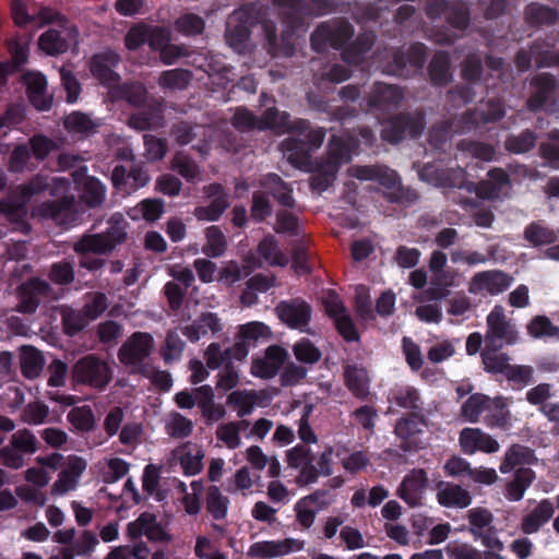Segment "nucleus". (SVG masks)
Wrapping results in <instances>:
<instances>
[{
	"instance_id": "f257e3e1",
	"label": "nucleus",
	"mask_w": 559,
	"mask_h": 559,
	"mask_svg": "<svg viewBox=\"0 0 559 559\" xmlns=\"http://www.w3.org/2000/svg\"><path fill=\"white\" fill-rule=\"evenodd\" d=\"M260 25L264 38V48L273 58L293 57L295 45L289 32L277 36V25L269 17L267 9L257 3H249L236 9L226 23L225 40L237 52H243L251 37V29Z\"/></svg>"
},
{
	"instance_id": "f03ea898",
	"label": "nucleus",
	"mask_w": 559,
	"mask_h": 559,
	"mask_svg": "<svg viewBox=\"0 0 559 559\" xmlns=\"http://www.w3.org/2000/svg\"><path fill=\"white\" fill-rule=\"evenodd\" d=\"M129 223L121 213L112 214L107 221V228L103 233L84 234L73 245V250L79 255L97 254L107 255L117 246L128 239Z\"/></svg>"
},
{
	"instance_id": "7ed1b4c3",
	"label": "nucleus",
	"mask_w": 559,
	"mask_h": 559,
	"mask_svg": "<svg viewBox=\"0 0 559 559\" xmlns=\"http://www.w3.org/2000/svg\"><path fill=\"white\" fill-rule=\"evenodd\" d=\"M272 3L278 8L286 27L283 32H289L292 41L293 35L305 28L308 17L332 13L337 5L334 0H272Z\"/></svg>"
},
{
	"instance_id": "20e7f679",
	"label": "nucleus",
	"mask_w": 559,
	"mask_h": 559,
	"mask_svg": "<svg viewBox=\"0 0 559 559\" xmlns=\"http://www.w3.org/2000/svg\"><path fill=\"white\" fill-rule=\"evenodd\" d=\"M355 28L344 17H336L321 22L310 35L312 50L318 53L328 51L329 48L341 50L353 38Z\"/></svg>"
},
{
	"instance_id": "39448f33",
	"label": "nucleus",
	"mask_w": 559,
	"mask_h": 559,
	"mask_svg": "<svg viewBox=\"0 0 559 559\" xmlns=\"http://www.w3.org/2000/svg\"><path fill=\"white\" fill-rule=\"evenodd\" d=\"M154 348V338L147 332H134L120 346L118 350L119 361L126 367L135 368L136 372L148 377V366L144 362Z\"/></svg>"
},
{
	"instance_id": "423d86ee",
	"label": "nucleus",
	"mask_w": 559,
	"mask_h": 559,
	"mask_svg": "<svg viewBox=\"0 0 559 559\" xmlns=\"http://www.w3.org/2000/svg\"><path fill=\"white\" fill-rule=\"evenodd\" d=\"M487 330L485 346L491 349H502L504 346L515 345L520 335L514 323L507 319L504 309L496 305L486 318Z\"/></svg>"
},
{
	"instance_id": "0eeeda50",
	"label": "nucleus",
	"mask_w": 559,
	"mask_h": 559,
	"mask_svg": "<svg viewBox=\"0 0 559 559\" xmlns=\"http://www.w3.org/2000/svg\"><path fill=\"white\" fill-rule=\"evenodd\" d=\"M424 131V117L420 114L399 112L383 122L381 138L390 144H397L405 138H417Z\"/></svg>"
},
{
	"instance_id": "6e6552de",
	"label": "nucleus",
	"mask_w": 559,
	"mask_h": 559,
	"mask_svg": "<svg viewBox=\"0 0 559 559\" xmlns=\"http://www.w3.org/2000/svg\"><path fill=\"white\" fill-rule=\"evenodd\" d=\"M72 377L76 383L102 390L111 380V370L99 357L88 354L73 365Z\"/></svg>"
},
{
	"instance_id": "1a4fd4ad",
	"label": "nucleus",
	"mask_w": 559,
	"mask_h": 559,
	"mask_svg": "<svg viewBox=\"0 0 559 559\" xmlns=\"http://www.w3.org/2000/svg\"><path fill=\"white\" fill-rule=\"evenodd\" d=\"M403 99L404 91L399 85L374 82L364 102L368 111L386 114L397 109Z\"/></svg>"
},
{
	"instance_id": "9d476101",
	"label": "nucleus",
	"mask_w": 559,
	"mask_h": 559,
	"mask_svg": "<svg viewBox=\"0 0 559 559\" xmlns=\"http://www.w3.org/2000/svg\"><path fill=\"white\" fill-rule=\"evenodd\" d=\"M50 284L39 277H31L16 288L17 304L14 310L22 314H34L44 299L52 294Z\"/></svg>"
},
{
	"instance_id": "9b49d317",
	"label": "nucleus",
	"mask_w": 559,
	"mask_h": 559,
	"mask_svg": "<svg viewBox=\"0 0 559 559\" xmlns=\"http://www.w3.org/2000/svg\"><path fill=\"white\" fill-rule=\"evenodd\" d=\"M10 59L0 61V88L8 85L9 78L22 71L29 58V40L20 36L7 40Z\"/></svg>"
},
{
	"instance_id": "f8f14e48",
	"label": "nucleus",
	"mask_w": 559,
	"mask_h": 559,
	"mask_svg": "<svg viewBox=\"0 0 559 559\" xmlns=\"http://www.w3.org/2000/svg\"><path fill=\"white\" fill-rule=\"evenodd\" d=\"M426 419L423 414L401 417L395 425L394 432L401 440L400 448L405 452L417 451L424 447V427Z\"/></svg>"
},
{
	"instance_id": "ddd939ff",
	"label": "nucleus",
	"mask_w": 559,
	"mask_h": 559,
	"mask_svg": "<svg viewBox=\"0 0 559 559\" xmlns=\"http://www.w3.org/2000/svg\"><path fill=\"white\" fill-rule=\"evenodd\" d=\"M37 213L41 218L51 219L64 227L72 226L79 218L76 201L73 195L43 202L38 206Z\"/></svg>"
},
{
	"instance_id": "4468645a",
	"label": "nucleus",
	"mask_w": 559,
	"mask_h": 559,
	"mask_svg": "<svg viewBox=\"0 0 559 559\" xmlns=\"http://www.w3.org/2000/svg\"><path fill=\"white\" fill-rule=\"evenodd\" d=\"M278 319L290 329L302 331L310 322L312 308L302 298L282 300L275 308Z\"/></svg>"
},
{
	"instance_id": "2eb2a0df",
	"label": "nucleus",
	"mask_w": 559,
	"mask_h": 559,
	"mask_svg": "<svg viewBox=\"0 0 559 559\" xmlns=\"http://www.w3.org/2000/svg\"><path fill=\"white\" fill-rule=\"evenodd\" d=\"M148 181L147 170L141 163H133L130 166L116 165L111 173L112 186L127 193L145 187Z\"/></svg>"
},
{
	"instance_id": "dca6fc26",
	"label": "nucleus",
	"mask_w": 559,
	"mask_h": 559,
	"mask_svg": "<svg viewBox=\"0 0 559 559\" xmlns=\"http://www.w3.org/2000/svg\"><path fill=\"white\" fill-rule=\"evenodd\" d=\"M21 83L26 88L31 105L39 111L49 110L52 106V96L47 91L46 76L39 71H24Z\"/></svg>"
},
{
	"instance_id": "f3484780",
	"label": "nucleus",
	"mask_w": 559,
	"mask_h": 559,
	"mask_svg": "<svg viewBox=\"0 0 559 559\" xmlns=\"http://www.w3.org/2000/svg\"><path fill=\"white\" fill-rule=\"evenodd\" d=\"M531 86L533 91L526 99L525 106L528 111L537 112L543 110L552 98L558 88V82L555 75L544 72L533 76Z\"/></svg>"
},
{
	"instance_id": "a211bd4d",
	"label": "nucleus",
	"mask_w": 559,
	"mask_h": 559,
	"mask_svg": "<svg viewBox=\"0 0 559 559\" xmlns=\"http://www.w3.org/2000/svg\"><path fill=\"white\" fill-rule=\"evenodd\" d=\"M428 487V475L424 468H413L405 475L397 489L399 497L411 508L421 504Z\"/></svg>"
},
{
	"instance_id": "6ab92c4d",
	"label": "nucleus",
	"mask_w": 559,
	"mask_h": 559,
	"mask_svg": "<svg viewBox=\"0 0 559 559\" xmlns=\"http://www.w3.org/2000/svg\"><path fill=\"white\" fill-rule=\"evenodd\" d=\"M513 283V277L500 270H490L476 273L469 285V293L486 292L498 295L506 292Z\"/></svg>"
},
{
	"instance_id": "aec40b11",
	"label": "nucleus",
	"mask_w": 559,
	"mask_h": 559,
	"mask_svg": "<svg viewBox=\"0 0 559 559\" xmlns=\"http://www.w3.org/2000/svg\"><path fill=\"white\" fill-rule=\"evenodd\" d=\"M305 542L295 538H285L283 540H263L253 543L248 551L251 557L275 558L288 555L294 551L302 550Z\"/></svg>"
},
{
	"instance_id": "412c9836",
	"label": "nucleus",
	"mask_w": 559,
	"mask_h": 559,
	"mask_svg": "<svg viewBox=\"0 0 559 559\" xmlns=\"http://www.w3.org/2000/svg\"><path fill=\"white\" fill-rule=\"evenodd\" d=\"M287 358V350L280 345H271L266 348L262 358L252 361L251 373L261 379L275 377Z\"/></svg>"
},
{
	"instance_id": "4be33fe9",
	"label": "nucleus",
	"mask_w": 559,
	"mask_h": 559,
	"mask_svg": "<svg viewBox=\"0 0 559 559\" xmlns=\"http://www.w3.org/2000/svg\"><path fill=\"white\" fill-rule=\"evenodd\" d=\"M460 445L465 454L472 455L477 451L496 453L499 451V442L479 428H464L460 433Z\"/></svg>"
},
{
	"instance_id": "5701e85b",
	"label": "nucleus",
	"mask_w": 559,
	"mask_h": 559,
	"mask_svg": "<svg viewBox=\"0 0 559 559\" xmlns=\"http://www.w3.org/2000/svg\"><path fill=\"white\" fill-rule=\"evenodd\" d=\"M120 62V56L114 50L96 53L91 59L90 70L102 84L110 85L119 81L114 68Z\"/></svg>"
},
{
	"instance_id": "b1692460",
	"label": "nucleus",
	"mask_w": 559,
	"mask_h": 559,
	"mask_svg": "<svg viewBox=\"0 0 559 559\" xmlns=\"http://www.w3.org/2000/svg\"><path fill=\"white\" fill-rule=\"evenodd\" d=\"M260 187L264 189L265 194L272 195L280 205L294 209L296 201L293 197V188L285 182L277 174L269 173L259 180Z\"/></svg>"
},
{
	"instance_id": "393cba45",
	"label": "nucleus",
	"mask_w": 559,
	"mask_h": 559,
	"mask_svg": "<svg viewBox=\"0 0 559 559\" xmlns=\"http://www.w3.org/2000/svg\"><path fill=\"white\" fill-rule=\"evenodd\" d=\"M198 397V407L206 425H212L222 420L226 416V409L223 404L215 403L214 390L209 384H203L194 389Z\"/></svg>"
},
{
	"instance_id": "a878e982",
	"label": "nucleus",
	"mask_w": 559,
	"mask_h": 559,
	"mask_svg": "<svg viewBox=\"0 0 559 559\" xmlns=\"http://www.w3.org/2000/svg\"><path fill=\"white\" fill-rule=\"evenodd\" d=\"M350 175L360 180H373L381 186L393 189L399 183V174L385 165L355 166L350 168Z\"/></svg>"
},
{
	"instance_id": "bb28decb",
	"label": "nucleus",
	"mask_w": 559,
	"mask_h": 559,
	"mask_svg": "<svg viewBox=\"0 0 559 559\" xmlns=\"http://www.w3.org/2000/svg\"><path fill=\"white\" fill-rule=\"evenodd\" d=\"M344 383L348 391L359 400H367L370 394V378L368 370L356 364L344 365Z\"/></svg>"
},
{
	"instance_id": "cd10ccee",
	"label": "nucleus",
	"mask_w": 559,
	"mask_h": 559,
	"mask_svg": "<svg viewBox=\"0 0 559 559\" xmlns=\"http://www.w3.org/2000/svg\"><path fill=\"white\" fill-rule=\"evenodd\" d=\"M357 147L353 136L344 139L340 135H332L328 143V156L323 162L329 166L340 170L343 164L352 160V152Z\"/></svg>"
},
{
	"instance_id": "c85d7f7f",
	"label": "nucleus",
	"mask_w": 559,
	"mask_h": 559,
	"mask_svg": "<svg viewBox=\"0 0 559 559\" xmlns=\"http://www.w3.org/2000/svg\"><path fill=\"white\" fill-rule=\"evenodd\" d=\"M438 503L445 508H467L472 503V496L460 485L440 480L437 483Z\"/></svg>"
},
{
	"instance_id": "c756f323",
	"label": "nucleus",
	"mask_w": 559,
	"mask_h": 559,
	"mask_svg": "<svg viewBox=\"0 0 559 559\" xmlns=\"http://www.w3.org/2000/svg\"><path fill=\"white\" fill-rule=\"evenodd\" d=\"M537 462L535 451L530 447L514 443L504 454V457L499 466L502 474H508L519 467H530Z\"/></svg>"
},
{
	"instance_id": "7c9ffc66",
	"label": "nucleus",
	"mask_w": 559,
	"mask_h": 559,
	"mask_svg": "<svg viewBox=\"0 0 559 559\" xmlns=\"http://www.w3.org/2000/svg\"><path fill=\"white\" fill-rule=\"evenodd\" d=\"M554 513L552 502L549 499H543L531 512L523 516L520 528L526 535L535 534L549 522Z\"/></svg>"
},
{
	"instance_id": "2f4dec72",
	"label": "nucleus",
	"mask_w": 559,
	"mask_h": 559,
	"mask_svg": "<svg viewBox=\"0 0 559 559\" xmlns=\"http://www.w3.org/2000/svg\"><path fill=\"white\" fill-rule=\"evenodd\" d=\"M389 401L396 406L409 411L408 415L421 414L424 402L415 386L400 385L390 391Z\"/></svg>"
},
{
	"instance_id": "473e14b6",
	"label": "nucleus",
	"mask_w": 559,
	"mask_h": 559,
	"mask_svg": "<svg viewBox=\"0 0 559 559\" xmlns=\"http://www.w3.org/2000/svg\"><path fill=\"white\" fill-rule=\"evenodd\" d=\"M451 66V57L448 51H436L427 69L431 84L439 87L448 85L453 79Z\"/></svg>"
},
{
	"instance_id": "72a5a7b5",
	"label": "nucleus",
	"mask_w": 559,
	"mask_h": 559,
	"mask_svg": "<svg viewBox=\"0 0 559 559\" xmlns=\"http://www.w3.org/2000/svg\"><path fill=\"white\" fill-rule=\"evenodd\" d=\"M223 329L219 318L214 312H204L191 324L182 328V334L191 342L197 343L201 336L209 332L216 334Z\"/></svg>"
},
{
	"instance_id": "f704fd0d",
	"label": "nucleus",
	"mask_w": 559,
	"mask_h": 559,
	"mask_svg": "<svg viewBox=\"0 0 559 559\" xmlns=\"http://www.w3.org/2000/svg\"><path fill=\"white\" fill-rule=\"evenodd\" d=\"M558 19V10L546 4L531 2L524 9V20L531 27L551 26Z\"/></svg>"
},
{
	"instance_id": "c9c22d12",
	"label": "nucleus",
	"mask_w": 559,
	"mask_h": 559,
	"mask_svg": "<svg viewBox=\"0 0 559 559\" xmlns=\"http://www.w3.org/2000/svg\"><path fill=\"white\" fill-rule=\"evenodd\" d=\"M282 147L288 162L295 167L301 168L311 164L312 151L301 138H288L283 141Z\"/></svg>"
},
{
	"instance_id": "e433bc0d",
	"label": "nucleus",
	"mask_w": 559,
	"mask_h": 559,
	"mask_svg": "<svg viewBox=\"0 0 559 559\" xmlns=\"http://www.w3.org/2000/svg\"><path fill=\"white\" fill-rule=\"evenodd\" d=\"M163 119L160 106H147L130 115L129 126L139 131L153 130L162 124Z\"/></svg>"
},
{
	"instance_id": "4c0bfd02",
	"label": "nucleus",
	"mask_w": 559,
	"mask_h": 559,
	"mask_svg": "<svg viewBox=\"0 0 559 559\" xmlns=\"http://www.w3.org/2000/svg\"><path fill=\"white\" fill-rule=\"evenodd\" d=\"M535 472L531 467H519L514 471V478L507 484L506 497L510 501H520L526 489L535 480Z\"/></svg>"
},
{
	"instance_id": "58836bf2",
	"label": "nucleus",
	"mask_w": 559,
	"mask_h": 559,
	"mask_svg": "<svg viewBox=\"0 0 559 559\" xmlns=\"http://www.w3.org/2000/svg\"><path fill=\"white\" fill-rule=\"evenodd\" d=\"M257 252L267 264L272 266H286L288 258L280 249L278 242L273 235L265 236L258 245Z\"/></svg>"
},
{
	"instance_id": "ea45409f",
	"label": "nucleus",
	"mask_w": 559,
	"mask_h": 559,
	"mask_svg": "<svg viewBox=\"0 0 559 559\" xmlns=\"http://www.w3.org/2000/svg\"><path fill=\"white\" fill-rule=\"evenodd\" d=\"M491 397L484 393H474L462 404L461 416L468 423H478L480 416L490 407Z\"/></svg>"
},
{
	"instance_id": "a19ab883",
	"label": "nucleus",
	"mask_w": 559,
	"mask_h": 559,
	"mask_svg": "<svg viewBox=\"0 0 559 559\" xmlns=\"http://www.w3.org/2000/svg\"><path fill=\"white\" fill-rule=\"evenodd\" d=\"M106 186L96 177L88 176L81 189V199L90 209L100 206L106 199Z\"/></svg>"
},
{
	"instance_id": "79ce46f5",
	"label": "nucleus",
	"mask_w": 559,
	"mask_h": 559,
	"mask_svg": "<svg viewBox=\"0 0 559 559\" xmlns=\"http://www.w3.org/2000/svg\"><path fill=\"white\" fill-rule=\"evenodd\" d=\"M524 239L533 247L548 246L558 239L556 231L542 222H532L524 228Z\"/></svg>"
},
{
	"instance_id": "37998d69",
	"label": "nucleus",
	"mask_w": 559,
	"mask_h": 559,
	"mask_svg": "<svg viewBox=\"0 0 559 559\" xmlns=\"http://www.w3.org/2000/svg\"><path fill=\"white\" fill-rule=\"evenodd\" d=\"M491 401L495 403H490V407L485 411V424L489 428H506L510 419L507 399L498 395L491 397Z\"/></svg>"
},
{
	"instance_id": "c03bdc74",
	"label": "nucleus",
	"mask_w": 559,
	"mask_h": 559,
	"mask_svg": "<svg viewBox=\"0 0 559 559\" xmlns=\"http://www.w3.org/2000/svg\"><path fill=\"white\" fill-rule=\"evenodd\" d=\"M537 139L534 130L524 129L520 133L509 134L504 141V148L512 154H525L535 147Z\"/></svg>"
},
{
	"instance_id": "a18cd8bd",
	"label": "nucleus",
	"mask_w": 559,
	"mask_h": 559,
	"mask_svg": "<svg viewBox=\"0 0 559 559\" xmlns=\"http://www.w3.org/2000/svg\"><path fill=\"white\" fill-rule=\"evenodd\" d=\"M444 19L452 28L465 32L471 25V10L468 4L461 0L451 1Z\"/></svg>"
},
{
	"instance_id": "49530a36",
	"label": "nucleus",
	"mask_w": 559,
	"mask_h": 559,
	"mask_svg": "<svg viewBox=\"0 0 559 559\" xmlns=\"http://www.w3.org/2000/svg\"><path fill=\"white\" fill-rule=\"evenodd\" d=\"M454 285L453 274H432L430 286L423 293L424 298L428 301H438L450 296L449 287Z\"/></svg>"
},
{
	"instance_id": "de8ad7c7",
	"label": "nucleus",
	"mask_w": 559,
	"mask_h": 559,
	"mask_svg": "<svg viewBox=\"0 0 559 559\" xmlns=\"http://www.w3.org/2000/svg\"><path fill=\"white\" fill-rule=\"evenodd\" d=\"M500 352L501 349H491L488 346H484L480 357L486 372L491 374L506 373L511 358L508 354Z\"/></svg>"
},
{
	"instance_id": "09e8293b",
	"label": "nucleus",
	"mask_w": 559,
	"mask_h": 559,
	"mask_svg": "<svg viewBox=\"0 0 559 559\" xmlns=\"http://www.w3.org/2000/svg\"><path fill=\"white\" fill-rule=\"evenodd\" d=\"M274 230L277 234L288 235L293 238H304L305 231L299 217L287 210H281L276 213V223Z\"/></svg>"
},
{
	"instance_id": "8fccbe9b",
	"label": "nucleus",
	"mask_w": 559,
	"mask_h": 559,
	"mask_svg": "<svg viewBox=\"0 0 559 559\" xmlns=\"http://www.w3.org/2000/svg\"><path fill=\"white\" fill-rule=\"evenodd\" d=\"M534 61L538 69L559 67V51L545 39L533 41Z\"/></svg>"
},
{
	"instance_id": "3c124183",
	"label": "nucleus",
	"mask_w": 559,
	"mask_h": 559,
	"mask_svg": "<svg viewBox=\"0 0 559 559\" xmlns=\"http://www.w3.org/2000/svg\"><path fill=\"white\" fill-rule=\"evenodd\" d=\"M41 353L33 346H23L21 350V370L25 378H36L43 370Z\"/></svg>"
},
{
	"instance_id": "603ef678",
	"label": "nucleus",
	"mask_w": 559,
	"mask_h": 559,
	"mask_svg": "<svg viewBox=\"0 0 559 559\" xmlns=\"http://www.w3.org/2000/svg\"><path fill=\"white\" fill-rule=\"evenodd\" d=\"M445 550L451 559H503L500 554L480 551L469 544H449Z\"/></svg>"
},
{
	"instance_id": "864d4df0",
	"label": "nucleus",
	"mask_w": 559,
	"mask_h": 559,
	"mask_svg": "<svg viewBox=\"0 0 559 559\" xmlns=\"http://www.w3.org/2000/svg\"><path fill=\"white\" fill-rule=\"evenodd\" d=\"M90 320L85 317L82 309L75 310L71 307H66L61 311V323L66 335L75 336L83 331L88 324Z\"/></svg>"
},
{
	"instance_id": "5fc2aeb1",
	"label": "nucleus",
	"mask_w": 559,
	"mask_h": 559,
	"mask_svg": "<svg viewBox=\"0 0 559 559\" xmlns=\"http://www.w3.org/2000/svg\"><path fill=\"white\" fill-rule=\"evenodd\" d=\"M206 243L202 252L209 258L222 257L227 248V240L221 228L216 225L209 226L205 229Z\"/></svg>"
},
{
	"instance_id": "6e6d98bb",
	"label": "nucleus",
	"mask_w": 559,
	"mask_h": 559,
	"mask_svg": "<svg viewBox=\"0 0 559 559\" xmlns=\"http://www.w3.org/2000/svg\"><path fill=\"white\" fill-rule=\"evenodd\" d=\"M38 46L45 53L58 56L68 50L69 43L59 31L49 28L39 36Z\"/></svg>"
},
{
	"instance_id": "4d7b16f0",
	"label": "nucleus",
	"mask_w": 559,
	"mask_h": 559,
	"mask_svg": "<svg viewBox=\"0 0 559 559\" xmlns=\"http://www.w3.org/2000/svg\"><path fill=\"white\" fill-rule=\"evenodd\" d=\"M205 503L206 511L214 520L218 521L226 518L229 500L226 496H223L217 486L212 485L207 488Z\"/></svg>"
},
{
	"instance_id": "13d9d810",
	"label": "nucleus",
	"mask_w": 559,
	"mask_h": 559,
	"mask_svg": "<svg viewBox=\"0 0 559 559\" xmlns=\"http://www.w3.org/2000/svg\"><path fill=\"white\" fill-rule=\"evenodd\" d=\"M67 419L80 432H90L95 427V416L90 405L72 407L67 415Z\"/></svg>"
},
{
	"instance_id": "bf43d9fd",
	"label": "nucleus",
	"mask_w": 559,
	"mask_h": 559,
	"mask_svg": "<svg viewBox=\"0 0 559 559\" xmlns=\"http://www.w3.org/2000/svg\"><path fill=\"white\" fill-rule=\"evenodd\" d=\"M289 118L288 112L269 107L258 117V130H283L289 126Z\"/></svg>"
},
{
	"instance_id": "052dcab7",
	"label": "nucleus",
	"mask_w": 559,
	"mask_h": 559,
	"mask_svg": "<svg viewBox=\"0 0 559 559\" xmlns=\"http://www.w3.org/2000/svg\"><path fill=\"white\" fill-rule=\"evenodd\" d=\"M175 28L183 36L195 37L203 34L205 20L195 13H183L176 19Z\"/></svg>"
},
{
	"instance_id": "680f3d73",
	"label": "nucleus",
	"mask_w": 559,
	"mask_h": 559,
	"mask_svg": "<svg viewBox=\"0 0 559 559\" xmlns=\"http://www.w3.org/2000/svg\"><path fill=\"white\" fill-rule=\"evenodd\" d=\"M228 206V195H218L217 198H214L209 205L197 206L193 211V215L199 221L216 222Z\"/></svg>"
},
{
	"instance_id": "e2e57ef3",
	"label": "nucleus",
	"mask_w": 559,
	"mask_h": 559,
	"mask_svg": "<svg viewBox=\"0 0 559 559\" xmlns=\"http://www.w3.org/2000/svg\"><path fill=\"white\" fill-rule=\"evenodd\" d=\"M192 79L190 70L177 68L162 72L159 76V85L170 90H186Z\"/></svg>"
},
{
	"instance_id": "0e129e2a",
	"label": "nucleus",
	"mask_w": 559,
	"mask_h": 559,
	"mask_svg": "<svg viewBox=\"0 0 559 559\" xmlns=\"http://www.w3.org/2000/svg\"><path fill=\"white\" fill-rule=\"evenodd\" d=\"M66 130L70 133L88 135L95 132L96 126L91 117L81 111H73L63 121Z\"/></svg>"
},
{
	"instance_id": "69168bd1",
	"label": "nucleus",
	"mask_w": 559,
	"mask_h": 559,
	"mask_svg": "<svg viewBox=\"0 0 559 559\" xmlns=\"http://www.w3.org/2000/svg\"><path fill=\"white\" fill-rule=\"evenodd\" d=\"M457 147L472 157L483 162H491L496 157L495 146L481 141L462 140L459 142Z\"/></svg>"
},
{
	"instance_id": "338daca9",
	"label": "nucleus",
	"mask_w": 559,
	"mask_h": 559,
	"mask_svg": "<svg viewBox=\"0 0 559 559\" xmlns=\"http://www.w3.org/2000/svg\"><path fill=\"white\" fill-rule=\"evenodd\" d=\"M484 72L483 58L479 52H469L461 64V76L468 83H478Z\"/></svg>"
},
{
	"instance_id": "774afa93",
	"label": "nucleus",
	"mask_w": 559,
	"mask_h": 559,
	"mask_svg": "<svg viewBox=\"0 0 559 559\" xmlns=\"http://www.w3.org/2000/svg\"><path fill=\"white\" fill-rule=\"evenodd\" d=\"M257 394L253 391L238 390L233 391L227 396V405L237 408V415L245 417L250 415L253 411Z\"/></svg>"
}]
</instances>
